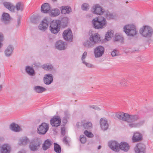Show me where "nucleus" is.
<instances>
[{
	"instance_id": "473e14b6",
	"label": "nucleus",
	"mask_w": 153,
	"mask_h": 153,
	"mask_svg": "<svg viewBox=\"0 0 153 153\" xmlns=\"http://www.w3.org/2000/svg\"><path fill=\"white\" fill-rule=\"evenodd\" d=\"M19 145H26L30 142L29 140L26 137H23L19 140Z\"/></svg>"
},
{
	"instance_id": "4d7b16f0",
	"label": "nucleus",
	"mask_w": 153,
	"mask_h": 153,
	"mask_svg": "<svg viewBox=\"0 0 153 153\" xmlns=\"http://www.w3.org/2000/svg\"><path fill=\"white\" fill-rule=\"evenodd\" d=\"M21 19L20 17H18L17 19V25H16L17 27H18L21 23Z\"/></svg>"
},
{
	"instance_id": "69168bd1",
	"label": "nucleus",
	"mask_w": 153,
	"mask_h": 153,
	"mask_svg": "<svg viewBox=\"0 0 153 153\" xmlns=\"http://www.w3.org/2000/svg\"><path fill=\"white\" fill-rule=\"evenodd\" d=\"M126 3H128V1H126Z\"/></svg>"
},
{
	"instance_id": "f3484780",
	"label": "nucleus",
	"mask_w": 153,
	"mask_h": 153,
	"mask_svg": "<svg viewBox=\"0 0 153 153\" xmlns=\"http://www.w3.org/2000/svg\"><path fill=\"white\" fill-rule=\"evenodd\" d=\"M50 4L47 3H45L42 4L41 6V12L44 13L50 12Z\"/></svg>"
},
{
	"instance_id": "49530a36",
	"label": "nucleus",
	"mask_w": 153,
	"mask_h": 153,
	"mask_svg": "<svg viewBox=\"0 0 153 153\" xmlns=\"http://www.w3.org/2000/svg\"><path fill=\"white\" fill-rule=\"evenodd\" d=\"M89 107L98 111H100L101 110L100 108L95 105H89Z\"/></svg>"
},
{
	"instance_id": "a211bd4d",
	"label": "nucleus",
	"mask_w": 153,
	"mask_h": 153,
	"mask_svg": "<svg viewBox=\"0 0 153 153\" xmlns=\"http://www.w3.org/2000/svg\"><path fill=\"white\" fill-rule=\"evenodd\" d=\"M142 140V135L141 133L138 132L134 133L132 137V140L133 142L140 141Z\"/></svg>"
},
{
	"instance_id": "1a4fd4ad",
	"label": "nucleus",
	"mask_w": 153,
	"mask_h": 153,
	"mask_svg": "<svg viewBox=\"0 0 153 153\" xmlns=\"http://www.w3.org/2000/svg\"><path fill=\"white\" fill-rule=\"evenodd\" d=\"M108 145L109 148L115 152H119L120 143L116 140H110L108 142Z\"/></svg>"
},
{
	"instance_id": "6e6552de",
	"label": "nucleus",
	"mask_w": 153,
	"mask_h": 153,
	"mask_svg": "<svg viewBox=\"0 0 153 153\" xmlns=\"http://www.w3.org/2000/svg\"><path fill=\"white\" fill-rule=\"evenodd\" d=\"M49 129V125L47 123L44 122L42 123L37 129L38 133L42 135L45 134Z\"/></svg>"
},
{
	"instance_id": "f704fd0d",
	"label": "nucleus",
	"mask_w": 153,
	"mask_h": 153,
	"mask_svg": "<svg viewBox=\"0 0 153 153\" xmlns=\"http://www.w3.org/2000/svg\"><path fill=\"white\" fill-rule=\"evenodd\" d=\"M15 7L17 11L20 10L21 11H22L23 10L24 4L21 2L17 3Z\"/></svg>"
},
{
	"instance_id": "6e6d98bb",
	"label": "nucleus",
	"mask_w": 153,
	"mask_h": 153,
	"mask_svg": "<svg viewBox=\"0 0 153 153\" xmlns=\"http://www.w3.org/2000/svg\"><path fill=\"white\" fill-rule=\"evenodd\" d=\"M62 122L64 124V126H65V125L66 124V123L68 122L67 120L66 117H64L63 119L62 120Z\"/></svg>"
},
{
	"instance_id": "c85d7f7f",
	"label": "nucleus",
	"mask_w": 153,
	"mask_h": 153,
	"mask_svg": "<svg viewBox=\"0 0 153 153\" xmlns=\"http://www.w3.org/2000/svg\"><path fill=\"white\" fill-rule=\"evenodd\" d=\"M10 128L12 131L16 132H19L21 130L20 127L14 123L11 124Z\"/></svg>"
},
{
	"instance_id": "680f3d73",
	"label": "nucleus",
	"mask_w": 153,
	"mask_h": 153,
	"mask_svg": "<svg viewBox=\"0 0 153 153\" xmlns=\"http://www.w3.org/2000/svg\"><path fill=\"white\" fill-rule=\"evenodd\" d=\"M101 148V146L99 145L98 147V149H100Z\"/></svg>"
},
{
	"instance_id": "0eeeda50",
	"label": "nucleus",
	"mask_w": 153,
	"mask_h": 153,
	"mask_svg": "<svg viewBox=\"0 0 153 153\" xmlns=\"http://www.w3.org/2000/svg\"><path fill=\"white\" fill-rule=\"evenodd\" d=\"M62 36L64 40L66 41L69 42H72L73 36L70 28L69 27L67 29L65 30L62 33Z\"/></svg>"
},
{
	"instance_id": "9d476101",
	"label": "nucleus",
	"mask_w": 153,
	"mask_h": 153,
	"mask_svg": "<svg viewBox=\"0 0 153 153\" xmlns=\"http://www.w3.org/2000/svg\"><path fill=\"white\" fill-rule=\"evenodd\" d=\"M61 120L60 117L58 115H55L51 118L50 123L53 127H58L60 126L61 123Z\"/></svg>"
},
{
	"instance_id": "bf43d9fd",
	"label": "nucleus",
	"mask_w": 153,
	"mask_h": 153,
	"mask_svg": "<svg viewBox=\"0 0 153 153\" xmlns=\"http://www.w3.org/2000/svg\"><path fill=\"white\" fill-rule=\"evenodd\" d=\"M34 67L35 69H38L39 67V66L35 64L34 65Z\"/></svg>"
},
{
	"instance_id": "3c124183",
	"label": "nucleus",
	"mask_w": 153,
	"mask_h": 153,
	"mask_svg": "<svg viewBox=\"0 0 153 153\" xmlns=\"http://www.w3.org/2000/svg\"><path fill=\"white\" fill-rule=\"evenodd\" d=\"M61 133L62 135L64 136L65 133V127H61Z\"/></svg>"
},
{
	"instance_id": "cd10ccee",
	"label": "nucleus",
	"mask_w": 153,
	"mask_h": 153,
	"mask_svg": "<svg viewBox=\"0 0 153 153\" xmlns=\"http://www.w3.org/2000/svg\"><path fill=\"white\" fill-rule=\"evenodd\" d=\"M51 145V142L49 140L47 139L45 140L42 146L43 150L45 151L49 148Z\"/></svg>"
},
{
	"instance_id": "7c9ffc66",
	"label": "nucleus",
	"mask_w": 153,
	"mask_h": 153,
	"mask_svg": "<svg viewBox=\"0 0 153 153\" xmlns=\"http://www.w3.org/2000/svg\"><path fill=\"white\" fill-rule=\"evenodd\" d=\"M33 89L36 92L38 93H42L47 90L45 88L39 85L35 86Z\"/></svg>"
},
{
	"instance_id": "0e129e2a",
	"label": "nucleus",
	"mask_w": 153,
	"mask_h": 153,
	"mask_svg": "<svg viewBox=\"0 0 153 153\" xmlns=\"http://www.w3.org/2000/svg\"><path fill=\"white\" fill-rule=\"evenodd\" d=\"M53 1H57V0H52Z\"/></svg>"
},
{
	"instance_id": "c9c22d12",
	"label": "nucleus",
	"mask_w": 153,
	"mask_h": 153,
	"mask_svg": "<svg viewBox=\"0 0 153 153\" xmlns=\"http://www.w3.org/2000/svg\"><path fill=\"white\" fill-rule=\"evenodd\" d=\"M54 150L57 153H60L61 152V146L56 143H54Z\"/></svg>"
},
{
	"instance_id": "f03ea898",
	"label": "nucleus",
	"mask_w": 153,
	"mask_h": 153,
	"mask_svg": "<svg viewBox=\"0 0 153 153\" xmlns=\"http://www.w3.org/2000/svg\"><path fill=\"white\" fill-rule=\"evenodd\" d=\"M92 24L93 27L94 29H102L107 26V22L105 18L100 16L92 19Z\"/></svg>"
},
{
	"instance_id": "a878e982",
	"label": "nucleus",
	"mask_w": 153,
	"mask_h": 153,
	"mask_svg": "<svg viewBox=\"0 0 153 153\" xmlns=\"http://www.w3.org/2000/svg\"><path fill=\"white\" fill-rule=\"evenodd\" d=\"M13 50L14 48L12 45H10L8 46L4 51L5 56L7 57L11 56Z\"/></svg>"
},
{
	"instance_id": "5701e85b",
	"label": "nucleus",
	"mask_w": 153,
	"mask_h": 153,
	"mask_svg": "<svg viewBox=\"0 0 153 153\" xmlns=\"http://www.w3.org/2000/svg\"><path fill=\"white\" fill-rule=\"evenodd\" d=\"M55 47L57 49L59 50H64L65 49L64 42L61 40L56 42L55 44Z\"/></svg>"
},
{
	"instance_id": "c03bdc74",
	"label": "nucleus",
	"mask_w": 153,
	"mask_h": 153,
	"mask_svg": "<svg viewBox=\"0 0 153 153\" xmlns=\"http://www.w3.org/2000/svg\"><path fill=\"white\" fill-rule=\"evenodd\" d=\"M89 5L88 4L85 3L83 4L81 6V8L83 10H87L88 9Z\"/></svg>"
},
{
	"instance_id": "09e8293b",
	"label": "nucleus",
	"mask_w": 153,
	"mask_h": 153,
	"mask_svg": "<svg viewBox=\"0 0 153 153\" xmlns=\"http://www.w3.org/2000/svg\"><path fill=\"white\" fill-rule=\"evenodd\" d=\"M117 51L116 50H114L111 52V55L112 56H115L118 55V54L117 53Z\"/></svg>"
},
{
	"instance_id": "4c0bfd02",
	"label": "nucleus",
	"mask_w": 153,
	"mask_h": 153,
	"mask_svg": "<svg viewBox=\"0 0 153 153\" xmlns=\"http://www.w3.org/2000/svg\"><path fill=\"white\" fill-rule=\"evenodd\" d=\"M105 17L108 20L112 19H114V16L112 13H111L108 11H105Z\"/></svg>"
},
{
	"instance_id": "4be33fe9",
	"label": "nucleus",
	"mask_w": 153,
	"mask_h": 153,
	"mask_svg": "<svg viewBox=\"0 0 153 153\" xmlns=\"http://www.w3.org/2000/svg\"><path fill=\"white\" fill-rule=\"evenodd\" d=\"M126 121L128 123H132L137 120L139 119V116L137 115H130L127 114Z\"/></svg>"
},
{
	"instance_id": "412c9836",
	"label": "nucleus",
	"mask_w": 153,
	"mask_h": 153,
	"mask_svg": "<svg viewBox=\"0 0 153 153\" xmlns=\"http://www.w3.org/2000/svg\"><path fill=\"white\" fill-rule=\"evenodd\" d=\"M11 151L10 146L7 144H3L0 149L1 153H10Z\"/></svg>"
},
{
	"instance_id": "a19ab883",
	"label": "nucleus",
	"mask_w": 153,
	"mask_h": 153,
	"mask_svg": "<svg viewBox=\"0 0 153 153\" xmlns=\"http://www.w3.org/2000/svg\"><path fill=\"white\" fill-rule=\"evenodd\" d=\"M84 134L88 138H92L94 136V134L91 132L87 130L84 131Z\"/></svg>"
},
{
	"instance_id": "6ab92c4d",
	"label": "nucleus",
	"mask_w": 153,
	"mask_h": 153,
	"mask_svg": "<svg viewBox=\"0 0 153 153\" xmlns=\"http://www.w3.org/2000/svg\"><path fill=\"white\" fill-rule=\"evenodd\" d=\"M49 22L48 20L45 19L44 20L42 21L41 24H40L39 26V29L41 30L45 31L47 29L48 26Z\"/></svg>"
},
{
	"instance_id": "72a5a7b5",
	"label": "nucleus",
	"mask_w": 153,
	"mask_h": 153,
	"mask_svg": "<svg viewBox=\"0 0 153 153\" xmlns=\"http://www.w3.org/2000/svg\"><path fill=\"white\" fill-rule=\"evenodd\" d=\"M10 19V15L8 13H4L2 15L1 20L2 21H9Z\"/></svg>"
},
{
	"instance_id": "dca6fc26",
	"label": "nucleus",
	"mask_w": 153,
	"mask_h": 153,
	"mask_svg": "<svg viewBox=\"0 0 153 153\" xmlns=\"http://www.w3.org/2000/svg\"><path fill=\"white\" fill-rule=\"evenodd\" d=\"M46 76L44 77L43 81L45 84L49 85L53 81V77L51 74H48L45 75Z\"/></svg>"
},
{
	"instance_id": "603ef678",
	"label": "nucleus",
	"mask_w": 153,
	"mask_h": 153,
	"mask_svg": "<svg viewBox=\"0 0 153 153\" xmlns=\"http://www.w3.org/2000/svg\"><path fill=\"white\" fill-rule=\"evenodd\" d=\"M82 63L84 64H85L86 65V66L88 67L91 68L92 67V66L91 64L87 63L85 61H83Z\"/></svg>"
},
{
	"instance_id": "a18cd8bd",
	"label": "nucleus",
	"mask_w": 153,
	"mask_h": 153,
	"mask_svg": "<svg viewBox=\"0 0 153 153\" xmlns=\"http://www.w3.org/2000/svg\"><path fill=\"white\" fill-rule=\"evenodd\" d=\"M4 40V36L3 34L1 33H0V48H1L3 45V44L1 42Z\"/></svg>"
},
{
	"instance_id": "e2e57ef3",
	"label": "nucleus",
	"mask_w": 153,
	"mask_h": 153,
	"mask_svg": "<svg viewBox=\"0 0 153 153\" xmlns=\"http://www.w3.org/2000/svg\"><path fill=\"white\" fill-rule=\"evenodd\" d=\"M19 153H24V152H22L19 151Z\"/></svg>"
},
{
	"instance_id": "052dcab7",
	"label": "nucleus",
	"mask_w": 153,
	"mask_h": 153,
	"mask_svg": "<svg viewBox=\"0 0 153 153\" xmlns=\"http://www.w3.org/2000/svg\"><path fill=\"white\" fill-rule=\"evenodd\" d=\"M2 88V85H0V92L1 91V89Z\"/></svg>"
},
{
	"instance_id": "b1692460",
	"label": "nucleus",
	"mask_w": 153,
	"mask_h": 153,
	"mask_svg": "<svg viewBox=\"0 0 153 153\" xmlns=\"http://www.w3.org/2000/svg\"><path fill=\"white\" fill-rule=\"evenodd\" d=\"M26 73L29 75L33 76L36 74L33 68L29 66H26L25 68Z\"/></svg>"
},
{
	"instance_id": "37998d69",
	"label": "nucleus",
	"mask_w": 153,
	"mask_h": 153,
	"mask_svg": "<svg viewBox=\"0 0 153 153\" xmlns=\"http://www.w3.org/2000/svg\"><path fill=\"white\" fill-rule=\"evenodd\" d=\"M113 33H112L111 31H108L105 34V39L107 40H108V39L109 38H111L112 36Z\"/></svg>"
},
{
	"instance_id": "aec40b11",
	"label": "nucleus",
	"mask_w": 153,
	"mask_h": 153,
	"mask_svg": "<svg viewBox=\"0 0 153 153\" xmlns=\"http://www.w3.org/2000/svg\"><path fill=\"white\" fill-rule=\"evenodd\" d=\"M59 8L61 10V13L63 14H69L72 11L71 7L68 6H63Z\"/></svg>"
},
{
	"instance_id": "2f4dec72",
	"label": "nucleus",
	"mask_w": 153,
	"mask_h": 153,
	"mask_svg": "<svg viewBox=\"0 0 153 153\" xmlns=\"http://www.w3.org/2000/svg\"><path fill=\"white\" fill-rule=\"evenodd\" d=\"M40 20V16L39 15H33L31 18V22L34 24H38Z\"/></svg>"
},
{
	"instance_id": "79ce46f5",
	"label": "nucleus",
	"mask_w": 153,
	"mask_h": 153,
	"mask_svg": "<svg viewBox=\"0 0 153 153\" xmlns=\"http://www.w3.org/2000/svg\"><path fill=\"white\" fill-rule=\"evenodd\" d=\"M79 140L82 143L84 144L87 140V138L83 135H81L79 137Z\"/></svg>"
},
{
	"instance_id": "20e7f679",
	"label": "nucleus",
	"mask_w": 153,
	"mask_h": 153,
	"mask_svg": "<svg viewBox=\"0 0 153 153\" xmlns=\"http://www.w3.org/2000/svg\"><path fill=\"white\" fill-rule=\"evenodd\" d=\"M139 33L143 37L149 39L152 37L153 34V30L150 26L143 25L140 29Z\"/></svg>"
},
{
	"instance_id": "e433bc0d",
	"label": "nucleus",
	"mask_w": 153,
	"mask_h": 153,
	"mask_svg": "<svg viewBox=\"0 0 153 153\" xmlns=\"http://www.w3.org/2000/svg\"><path fill=\"white\" fill-rule=\"evenodd\" d=\"M82 126L85 129L90 130L92 128V124L91 122L83 123Z\"/></svg>"
},
{
	"instance_id": "7ed1b4c3",
	"label": "nucleus",
	"mask_w": 153,
	"mask_h": 153,
	"mask_svg": "<svg viewBox=\"0 0 153 153\" xmlns=\"http://www.w3.org/2000/svg\"><path fill=\"white\" fill-rule=\"evenodd\" d=\"M89 40H87L84 42V45L85 47L88 48H92L94 44L100 42L101 39L98 33H95L94 35L92 34L90 36Z\"/></svg>"
},
{
	"instance_id": "864d4df0",
	"label": "nucleus",
	"mask_w": 153,
	"mask_h": 153,
	"mask_svg": "<svg viewBox=\"0 0 153 153\" xmlns=\"http://www.w3.org/2000/svg\"><path fill=\"white\" fill-rule=\"evenodd\" d=\"M63 141L66 144L69 145V143L68 142V141L67 140L66 137H64Z\"/></svg>"
},
{
	"instance_id": "ea45409f",
	"label": "nucleus",
	"mask_w": 153,
	"mask_h": 153,
	"mask_svg": "<svg viewBox=\"0 0 153 153\" xmlns=\"http://www.w3.org/2000/svg\"><path fill=\"white\" fill-rule=\"evenodd\" d=\"M123 40V37L120 35L116 33L114 37V40L115 41H120L122 42Z\"/></svg>"
},
{
	"instance_id": "4468645a",
	"label": "nucleus",
	"mask_w": 153,
	"mask_h": 153,
	"mask_svg": "<svg viewBox=\"0 0 153 153\" xmlns=\"http://www.w3.org/2000/svg\"><path fill=\"white\" fill-rule=\"evenodd\" d=\"M100 123L102 130H106L108 128L109 125L108 123V121L105 118H101L100 120Z\"/></svg>"
},
{
	"instance_id": "58836bf2",
	"label": "nucleus",
	"mask_w": 153,
	"mask_h": 153,
	"mask_svg": "<svg viewBox=\"0 0 153 153\" xmlns=\"http://www.w3.org/2000/svg\"><path fill=\"white\" fill-rule=\"evenodd\" d=\"M42 67L44 70H47L48 71H51L53 68V66L52 65H48L47 64H43L42 66Z\"/></svg>"
},
{
	"instance_id": "9b49d317",
	"label": "nucleus",
	"mask_w": 153,
	"mask_h": 153,
	"mask_svg": "<svg viewBox=\"0 0 153 153\" xmlns=\"http://www.w3.org/2000/svg\"><path fill=\"white\" fill-rule=\"evenodd\" d=\"M105 52V48L104 47L99 45L95 48L94 50V53L95 58L101 57Z\"/></svg>"
},
{
	"instance_id": "f8f14e48",
	"label": "nucleus",
	"mask_w": 153,
	"mask_h": 153,
	"mask_svg": "<svg viewBox=\"0 0 153 153\" xmlns=\"http://www.w3.org/2000/svg\"><path fill=\"white\" fill-rule=\"evenodd\" d=\"M146 145L141 143H137L134 148L135 153H146Z\"/></svg>"
},
{
	"instance_id": "5fc2aeb1",
	"label": "nucleus",
	"mask_w": 153,
	"mask_h": 153,
	"mask_svg": "<svg viewBox=\"0 0 153 153\" xmlns=\"http://www.w3.org/2000/svg\"><path fill=\"white\" fill-rule=\"evenodd\" d=\"M138 125H139V124L132 123V124H129V126H130L131 128L133 127H136Z\"/></svg>"
},
{
	"instance_id": "bb28decb",
	"label": "nucleus",
	"mask_w": 153,
	"mask_h": 153,
	"mask_svg": "<svg viewBox=\"0 0 153 153\" xmlns=\"http://www.w3.org/2000/svg\"><path fill=\"white\" fill-rule=\"evenodd\" d=\"M4 6L9 10L12 12H14L15 7L10 2H4L3 3Z\"/></svg>"
},
{
	"instance_id": "393cba45",
	"label": "nucleus",
	"mask_w": 153,
	"mask_h": 153,
	"mask_svg": "<svg viewBox=\"0 0 153 153\" xmlns=\"http://www.w3.org/2000/svg\"><path fill=\"white\" fill-rule=\"evenodd\" d=\"M127 114L123 112H118L116 114L115 116L118 119L124 121H126Z\"/></svg>"
},
{
	"instance_id": "ddd939ff",
	"label": "nucleus",
	"mask_w": 153,
	"mask_h": 153,
	"mask_svg": "<svg viewBox=\"0 0 153 153\" xmlns=\"http://www.w3.org/2000/svg\"><path fill=\"white\" fill-rule=\"evenodd\" d=\"M93 13L94 14L102 15L105 12V10L99 4L95 5L92 7Z\"/></svg>"
},
{
	"instance_id": "c756f323",
	"label": "nucleus",
	"mask_w": 153,
	"mask_h": 153,
	"mask_svg": "<svg viewBox=\"0 0 153 153\" xmlns=\"http://www.w3.org/2000/svg\"><path fill=\"white\" fill-rule=\"evenodd\" d=\"M61 12L58 8H55L50 10V15L51 17H54L58 16Z\"/></svg>"
},
{
	"instance_id": "de8ad7c7",
	"label": "nucleus",
	"mask_w": 153,
	"mask_h": 153,
	"mask_svg": "<svg viewBox=\"0 0 153 153\" xmlns=\"http://www.w3.org/2000/svg\"><path fill=\"white\" fill-rule=\"evenodd\" d=\"M87 55V52L86 51H85L82 56V57L81 58L82 60V62L83 61H85V59L86 58Z\"/></svg>"
},
{
	"instance_id": "423d86ee",
	"label": "nucleus",
	"mask_w": 153,
	"mask_h": 153,
	"mask_svg": "<svg viewBox=\"0 0 153 153\" xmlns=\"http://www.w3.org/2000/svg\"><path fill=\"white\" fill-rule=\"evenodd\" d=\"M40 145L39 139L36 137L31 140L30 142L29 147L31 151H35L39 149Z\"/></svg>"
},
{
	"instance_id": "8fccbe9b",
	"label": "nucleus",
	"mask_w": 153,
	"mask_h": 153,
	"mask_svg": "<svg viewBox=\"0 0 153 153\" xmlns=\"http://www.w3.org/2000/svg\"><path fill=\"white\" fill-rule=\"evenodd\" d=\"M128 82L124 79L123 80V81L121 82H120V84L123 86H126L128 84Z\"/></svg>"
},
{
	"instance_id": "13d9d810",
	"label": "nucleus",
	"mask_w": 153,
	"mask_h": 153,
	"mask_svg": "<svg viewBox=\"0 0 153 153\" xmlns=\"http://www.w3.org/2000/svg\"><path fill=\"white\" fill-rule=\"evenodd\" d=\"M83 123V122H82V124ZM80 123H79V122H77L76 123V127L77 128H79L80 126H82V124H81V125H80Z\"/></svg>"
},
{
	"instance_id": "f257e3e1",
	"label": "nucleus",
	"mask_w": 153,
	"mask_h": 153,
	"mask_svg": "<svg viewBox=\"0 0 153 153\" xmlns=\"http://www.w3.org/2000/svg\"><path fill=\"white\" fill-rule=\"evenodd\" d=\"M69 19L67 17L59 18L58 19L53 20L50 24L49 30L51 32L56 35L61 29H64L69 26Z\"/></svg>"
},
{
	"instance_id": "39448f33",
	"label": "nucleus",
	"mask_w": 153,
	"mask_h": 153,
	"mask_svg": "<svg viewBox=\"0 0 153 153\" xmlns=\"http://www.w3.org/2000/svg\"><path fill=\"white\" fill-rule=\"evenodd\" d=\"M123 31L128 36H134L137 32L135 26L133 24L125 25L123 27Z\"/></svg>"
},
{
	"instance_id": "2eb2a0df",
	"label": "nucleus",
	"mask_w": 153,
	"mask_h": 153,
	"mask_svg": "<svg viewBox=\"0 0 153 153\" xmlns=\"http://www.w3.org/2000/svg\"><path fill=\"white\" fill-rule=\"evenodd\" d=\"M119 151L120 150L125 152H127L130 149V146L126 142L122 141L120 143Z\"/></svg>"
}]
</instances>
